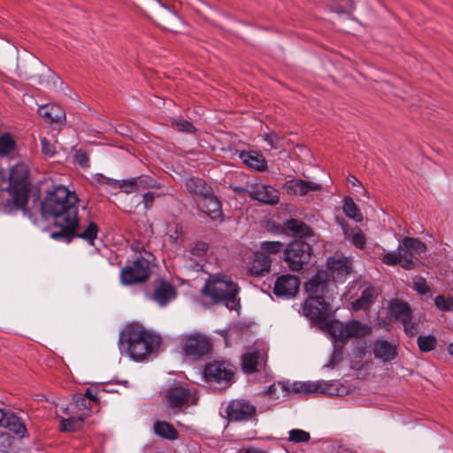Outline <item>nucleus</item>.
<instances>
[{"label": "nucleus", "mask_w": 453, "mask_h": 453, "mask_svg": "<svg viewBox=\"0 0 453 453\" xmlns=\"http://www.w3.org/2000/svg\"><path fill=\"white\" fill-rule=\"evenodd\" d=\"M208 250V244L205 242L199 241L196 242L190 250V255L195 257H203Z\"/></svg>", "instance_id": "obj_49"}, {"label": "nucleus", "mask_w": 453, "mask_h": 453, "mask_svg": "<svg viewBox=\"0 0 453 453\" xmlns=\"http://www.w3.org/2000/svg\"><path fill=\"white\" fill-rule=\"evenodd\" d=\"M326 328L335 341L342 342L349 338L364 337L371 333V327L358 320H330L326 323Z\"/></svg>", "instance_id": "obj_8"}, {"label": "nucleus", "mask_w": 453, "mask_h": 453, "mask_svg": "<svg viewBox=\"0 0 453 453\" xmlns=\"http://www.w3.org/2000/svg\"><path fill=\"white\" fill-rule=\"evenodd\" d=\"M84 416L71 417L61 419L60 430L64 432H73L81 428L84 421Z\"/></svg>", "instance_id": "obj_37"}, {"label": "nucleus", "mask_w": 453, "mask_h": 453, "mask_svg": "<svg viewBox=\"0 0 453 453\" xmlns=\"http://www.w3.org/2000/svg\"><path fill=\"white\" fill-rule=\"evenodd\" d=\"M132 250L139 252V256L127 265L120 271V282L125 286H132L147 281L151 274L150 257V252H147L143 247L133 245Z\"/></svg>", "instance_id": "obj_6"}, {"label": "nucleus", "mask_w": 453, "mask_h": 453, "mask_svg": "<svg viewBox=\"0 0 453 453\" xmlns=\"http://www.w3.org/2000/svg\"><path fill=\"white\" fill-rule=\"evenodd\" d=\"M285 188L289 195L306 196L311 191H319L322 185L302 179H293L285 182Z\"/></svg>", "instance_id": "obj_22"}, {"label": "nucleus", "mask_w": 453, "mask_h": 453, "mask_svg": "<svg viewBox=\"0 0 453 453\" xmlns=\"http://www.w3.org/2000/svg\"><path fill=\"white\" fill-rule=\"evenodd\" d=\"M42 152L43 155L52 157L56 154L55 145L46 137L41 139Z\"/></svg>", "instance_id": "obj_47"}, {"label": "nucleus", "mask_w": 453, "mask_h": 453, "mask_svg": "<svg viewBox=\"0 0 453 453\" xmlns=\"http://www.w3.org/2000/svg\"><path fill=\"white\" fill-rule=\"evenodd\" d=\"M413 288L420 295H426L430 292V287L423 277H418L414 280Z\"/></svg>", "instance_id": "obj_48"}, {"label": "nucleus", "mask_w": 453, "mask_h": 453, "mask_svg": "<svg viewBox=\"0 0 453 453\" xmlns=\"http://www.w3.org/2000/svg\"><path fill=\"white\" fill-rule=\"evenodd\" d=\"M0 426L9 429L19 438L28 437L27 427L22 419L10 410L0 409Z\"/></svg>", "instance_id": "obj_19"}, {"label": "nucleus", "mask_w": 453, "mask_h": 453, "mask_svg": "<svg viewBox=\"0 0 453 453\" xmlns=\"http://www.w3.org/2000/svg\"><path fill=\"white\" fill-rule=\"evenodd\" d=\"M372 351L375 358L380 359L383 363L390 362L397 356L396 345L383 339H379L373 342Z\"/></svg>", "instance_id": "obj_24"}, {"label": "nucleus", "mask_w": 453, "mask_h": 453, "mask_svg": "<svg viewBox=\"0 0 453 453\" xmlns=\"http://www.w3.org/2000/svg\"><path fill=\"white\" fill-rule=\"evenodd\" d=\"M284 256L289 269L298 272L311 260V244L303 240H295L285 248Z\"/></svg>", "instance_id": "obj_10"}, {"label": "nucleus", "mask_w": 453, "mask_h": 453, "mask_svg": "<svg viewBox=\"0 0 453 453\" xmlns=\"http://www.w3.org/2000/svg\"><path fill=\"white\" fill-rule=\"evenodd\" d=\"M234 190L235 191V193H237L239 195L244 194L246 192V189L242 187H234Z\"/></svg>", "instance_id": "obj_61"}, {"label": "nucleus", "mask_w": 453, "mask_h": 453, "mask_svg": "<svg viewBox=\"0 0 453 453\" xmlns=\"http://www.w3.org/2000/svg\"><path fill=\"white\" fill-rule=\"evenodd\" d=\"M234 375V366L225 361H212L203 368V376L207 381L230 383Z\"/></svg>", "instance_id": "obj_14"}, {"label": "nucleus", "mask_w": 453, "mask_h": 453, "mask_svg": "<svg viewBox=\"0 0 453 453\" xmlns=\"http://www.w3.org/2000/svg\"><path fill=\"white\" fill-rule=\"evenodd\" d=\"M272 260L270 257L263 252H257L254 259L250 263L249 271L250 274L261 276L269 273Z\"/></svg>", "instance_id": "obj_28"}, {"label": "nucleus", "mask_w": 453, "mask_h": 453, "mask_svg": "<svg viewBox=\"0 0 453 453\" xmlns=\"http://www.w3.org/2000/svg\"><path fill=\"white\" fill-rule=\"evenodd\" d=\"M134 179L137 191L157 187V181L151 176L142 174Z\"/></svg>", "instance_id": "obj_40"}, {"label": "nucleus", "mask_w": 453, "mask_h": 453, "mask_svg": "<svg viewBox=\"0 0 453 453\" xmlns=\"http://www.w3.org/2000/svg\"><path fill=\"white\" fill-rule=\"evenodd\" d=\"M201 210L213 220H222L223 213L221 210V203L214 195L213 191L211 195L203 197V203L201 204Z\"/></svg>", "instance_id": "obj_27"}, {"label": "nucleus", "mask_w": 453, "mask_h": 453, "mask_svg": "<svg viewBox=\"0 0 453 453\" xmlns=\"http://www.w3.org/2000/svg\"><path fill=\"white\" fill-rule=\"evenodd\" d=\"M240 287L229 276H210L201 292L213 303H223L230 311L241 308Z\"/></svg>", "instance_id": "obj_4"}, {"label": "nucleus", "mask_w": 453, "mask_h": 453, "mask_svg": "<svg viewBox=\"0 0 453 453\" xmlns=\"http://www.w3.org/2000/svg\"><path fill=\"white\" fill-rule=\"evenodd\" d=\"M448 352L453 356V342L448 345Z\"/></svg>", "instance_id": "obj_62"}, {"label": "nucleus", "mask_w": 453, "mask_h": 453, "mask_svg": "<svg viewBox=\"0 0 453 453\" xmlns=\"http://www.w3.org/2000/svg\"><path fill=\"white\" fill-rule=\"evenodd\" d=\"M39 113L49 123H62L65 119V111L58 105H43Z\"/></svg>", "instance_id": "obj_31"}, {"label": "nucleus", "mask_w": 453, "mask_h": 453, "mask_svg": "<svg viewBox=\"0 0 453 453\" xmlns=\"http://www.w3.org/2000/svg\"><path fill=\"white\" fill-rule=\"evenodd\" d=\"M365 346H362L360 348H357L355 353V356L357 357H363L365 355Z\"/></svg>", "instance_id": "obj_59"}, {"label": "nucleus", "mask_w": 453, "mask_h": 453, "mask_svg": "<svg viewBox=\"0 0 453 453\" xmlns=\"http://www.w3.org/2000/svg\"><path fill=\"white\" fill-rule=\"evenodd\" d=\"M161 344L157 335L150 334L138 324L127 326L119 334V349L134 361H142L148 355L157 351Z\"/></svg>", "instance_id": "obj_2"}, {"label": "nucleus", "mask_w": 453, "mask_h": 453, "mask_svg": "<svg viewBox=\"0 0 453 453\" xmlns=\"http://www.w3.org/2000/svg\"><path fill=\"white\" fill-rule=\"evenodd\" d=\"M117 188L127 194L137 192L134 178L121 180H117Z\"/></svg>", "instance_id": "obj_45"}, {"label": "nucleus", "mask_w": 453, "mask_h": 453, "mask_svg": "<svg viewBox=\"0 0 453 453\" xmlns=\"http://www.w3.org/2000/svg\"><path fill=\"white\" fill-rule=\"evenodd\" d=\"M75 225L72 229V234L68 237L53 238L57 241L70 242L74 238H81L88 244L94 246L95 240L97 238L99 227L96 223L90 221L84 228L79 224L78 215L75 217Z\"/></svg>", "instance_id": "obj_17"}, {"label": "nucleus", "mask_w": 453, "mask_h": 453, "mask_svg": "<svg viewBox=\"0 0 453 453\" xmlns=\"http://www.w3.org/2000/svg\"><path fill=\"white\" fill-rule=\"evenodd\" d=\"M284 244L278 241H265L260 244L261 252L264 254H278L283 250Z\"/></svg>", "instance_id": "obj_41"}, {"label": "nucleus", "mask_w": 453, "mask_h": 453, "mask_svg": "<svg viewBox=\"0 0 453 453\" xmlns=\"http://www.w3.org/2000/svg\"><path fill=\"white\" fill-rule=\"evenodd\" d=\"M74 162L82 168L89 167V157L88 153L83 150H78L74 154Z\"/></svg>", "instance_id": "obj_46"}, {"label": "nucleus", "mask_w": 453, "mask_h": 453, "mask_svg": "<svg viewBox=\"0 0 453 453\" xmlns=\"http://www.w3.org/2000/svg\"><path fill=\"white\" fill-rule=\"evenodd\" d=\"M282 233L296 238V240L309 238L311 241H314L313 230L300 219H290L286 220L282 226Z\"/></svg>", "instance_id": "obj_20"}, {"label": "nucleus", "mask_w": 453, "mask_h": 453, "mask_svg": "<svg viewBox=\"0 0 453 453\" xmlns=\"http://www.w3.org/2000/svg\"><path fill=\"white\" fill-rule=\"evenodd\" d=\"M278 388H280V387L277 383H273L266 390L262 391L260 394L263 395H269L273 397V399H280V395L278 394Z\"/></svg>", "instance_id": "obj_53"}, {"label": "nucleus", "mask_w": 453, "mask_h": 453, "mask_svg": "<svg viewBox=\"0 0 453 453\" xmlns=\"http://www.w3.org/2000/svg\"><path fill=\"white\" fill-rule=\"evenodd\" d=\"M342 447H339L338 450H337V453H342Z\"/></svg>", "instance_id": "obj_64"}, {"label": "nucleus", "mask_w": 453, "mask_h": 453, "mask_svg": "<svg viewBox=\"0 0 453 453\" xmlns=\"http://www.w3.org/2000/svg\"><path fill=\"white\" fill-rule=\"evenodd\" d=\"M185 188L193 197L208 196L213 191L212 188L206 183L203 179L198 177H191L185 180Z\"/></svg>", "instance_id": "obj_26"}, {"label": "nucleus", "mask_w": 453, "mask_h": 453, "mask_svg": "<svg viewBox=\"0 0 453 453\" xmlns=\"http://www.w3.org/2000/svg\"><path fill=\"white\" fill-rule=\"evenodd\" d=\"M75 406L79 410H91V403H88V399L84 397L82 394H75L73 395Z\"/></svg>", "instance_id": "obj_51"}, {"label": "nucleus", "mask_w": 453, "mask_h": 453, "mask_svg": "<svg viewBox=\"0 0 453 453\" xmlns=\"http://www.w3.org/2000/svg\"><path fill=\"white\" fill-rule=\"evenodd\" d=\"M171 125L175 130L179 132L195 134L196 131V128L191 122L181 118L172 119Z\"/></svg>", "instance_id": "obj_39"}, {"label": "nucleus", "mask_w": 453, "mask_h": 453, "mask_svg": "<svg viewBox=\"0 0 453 453\" xmlns=\"http://www.w3.org/2000/svg\"><path fill=\"white\" fill-rule=\"evenodd\" d=\"M300 280L296 276L283 274L277 278L273 287V294L283 299L294 297L299 289Z\"/></svg>", "instance_id": "obj_18"}, {"label": "nucleus", "mask_w": 453, "mask_h": 453, "mask_svg": "<svg viewBox=\"0 0 453 453\" xmlns=\"http://www.w3.org/2000/svg\"><path fill=\"white\" fill-rule=\"evenodd\" d=\"M77 203L75 193L62 185L49 191L45 199L40 202L39 208L43 218L53 219L49 229L51 238L70 236L78 214Z\"/></svg>", "instance_id": "obj_1"}, {"label": "nucleus", "mask_w": 453, "mask_h": 453, "mask_svg": "<svg viewBox=\"0 0 453 453\" xmlns=\"http://www.w3.org/2000/svg\"><path fill=\"white\" fill-rule=\"evenodd\" d=\"M278 385L280 387L282 396L285 397L289 394H338V388L333 382L319 381V382H294L289 385L288 382L278 381Z\"/></svg>", "instance_id": "obj_9"}, {"label": "nucleus", "mask_w": 453, "mask_h": 453, "mask_svg": "<svg viewBox=\"0 0 453 453\" xmlns=\"http://www.w3.org/2000/svg\"><path fill=\"white\" fill-rule=\"evenodd\" d=\"M226 411L229 421L241 422L255 418L257 409L246 400L235 399L229 403Z\"/></svg>", "instance_id": "obj_16"}, {"label": "nucleus", "mask_w": 453, "mask_h": 453, "mask_svg": "<svg viewBox=\"0 0 453 453\" xmlns=\"http://www.w3.org/2000/svg\"><path fill=\"white\" fill-rule=\"evenodd\" d=\"M238 453H267L265 450L255 448V447H249L244 449L239 450Z\"/></svg>", "instance_id": "obj_58"}, {"label": "nucleus", "mask_w": 453, "mask_h": 453, "mask_svg": "<svg viewBox=\"0 0 453 453\" xmlns=\"http://www.w3.org/2000/svg\"><path fill=\"white\" fill-rule=\"evenodd\" d=\"M426 251V245L416 237H404L396 252H388L382 262L388 265H400L405 270H413L420 264V256Z\"/></svg>", "instance_id": "obj_5"}, {"label": "nucleus", "mask_w": 453, "mask_h": 453, "mask_svg": "<svg viewBox=\"0 0 453 453\" xmlns=\"http://www.w3.org/2000/svg\"><path fill=\"white\" fill-rule=\"evenodd\" d=\"M176 287L170 281L157 278L151 283V288L145 291L147 299L156 303L159 307H165L177 297Z\"/></svg>", "instance_id": "obj_11"}, {"label": "nucleus", "mask_w": 453, "mask_h": 453, "mask_svg": "<svg viewBox=\"0 0 453 453\" xmlns=\"http://www.w3.org/2000/svg\"><path fill=\"white\" fill-rule=\"evenodd\" d=\"M211 348V340L204 334L196 333L185 336L182 350L186 357L198 360L209 355Z\"/></svg>", "instance_id": "obj_12"}, {"label": "nucleus", "mask_w": 453, "mask_h": 453, "mask_svg": "<svg viewBox=\"0 0 453 453\" xmlns=\"http://www.w3.org/2000/svg\"><path fill=\"white\" fill-rule=\"evenodd\" d=\"M343 211L348 218L357 222H360L363 219L360 210L350 197L344 199Z\"/></svg>", "instance_id": "obj_35"}, {"label": "nucleus", "mask_w": 453, "mask_h": 453, "mask_svg": "<svg viewBox=\"0 0 453 453\" xmlns=\"http://www.w3.org/2000/svg\"><path fill=\"white\" fill-rule=\"evenodd\" d=\"M391 312L394 318L402 323L406 319H412V311L411 306L402 301H395L391 304Z\"/></svg>", "instance_id": "obj_33"}, {"label": "nucleus", "mask_w": 453, "mask_h": 453, "mask_svg": "<svg viewBox=\"0 0 453 453\" xmlns=\"http://www.w3.org/2000/svg\"><path fill=\"white\" fill-rule=\"evenodd\" d=\"M348 180L353 185V186H357V185H361V182L354 176V175H349V178H348Z\"/></svg>", "instance_id": "obj_60"}, {"label": "nucleus", "mask_w": 453, "mask_h": 453, "mask_svg": "<svg viewBox=\"0 0 453 453\" xmlns=\"http://www.w3.org/2000/svg\"><path fill=\"white\" fill-rule=\"evenodd\" d=\"M240 159L249 168L257 172H265L267 170V161L265 157L258 151H241L239 154Z\"/></svg>", "instance_id": "obj_25"}, {"label": "nucleus", "mask_w": 453, "mask_h": 453, "mask_svg": "<svg viewBox=\"0 0 453 453\" xmlns=\"http://www.w3.org/2000/svg\"><path fill=\"white\" fill-rule=\"evenodd\" d=\"M333 362H334V357L331 359V362H330V364H329V365H327V366H331V367H333Z\"/></svg>", "instance_id": "obj_63"}, {"label": "nucleus", "mask_w": 453, "mask_h": 453, "mask_svg": "<svg viewBox=\"0 0 453 453\" xmlns=\"http://www.w3.org/2000/svg\"><path fill=\"white\" fill-rule=\"evenodd\" d=\"M16 149V142L9 133L0 136V156H8Z\"/></svg>", "instance_id": "obj_36"}, {"label": "nucleus", "mask_w": 453, "mask_h": 453, "mask_svg": "<svg viewBox=\"0 0 453 453\" xmlns=\"http://www.w3.org/2000/svg\"><path fill=\"white\" fill-rule=\"evenodd\" d=\"M97 394H98V391L96 389L88 388L86 389L85 393L82 394V395L84 397H86L87 399H88V403H96L98 402Z\"/></svg>", "instance_id": "obj_56"}, {"label": "nucleus", "mask_w": 453, "mask_h": 453, "mask_svg": "<svg viewBox=\"0 0 453 453\" xmlns=\"http://www.w3.org/2000/svg\"><path fill=\"white\" fill-rule=\"evenodd\" d=\"M157 1L165 9L164 12L158 13L160 19L158 25L165 30L176 32V24L180 21V17L175 11L171 10L165 4H163L161 0Z\"/></svg>", "instance_id": "obj_29"}, {"label": "nucleus", "mask_w": 453, "mask_h": 453, "mask_svg": "<svg viewBox=\"0 0 453 453\" xmlns=\"http://www.w3.org/2000/svg\"><path fill=\"white\" fill-rule=\"evenodd\" d=\"M417 344L421 352H429L435 349L437 340L434 334L419 335L417 339Z\"/></svg>", "instance_id": "obj_38"}, {"label": "nucleus", "mask_w": 453, "mask_h": 453, "mask_svg": "<svg viewBox=\"0 0 453 453\" xmlns=\"http://www.w3.org/2000/svg\"><path fill=\"white\" fill-rule=\"evenodd\" d=\"M154 198L155 196L153 192L149 191L143 195L142 203L145 210H149L151 208L154 203Z\"/></svg>", "instance_id": "obj_57"}, {"label": "nucleus", "mask_w": 453, "mask_h": 453, "mask_svg": "<svg viewBox=\"0 0 453 453\" xmlns=\"http://www.w3.org/2000/svg\"><path fill=\"white\" fill-rule=\"evenodd\" d=\"M403 325L404 332L409 337H414L418 334V323L413 322L411 319H406L405 322H403Z\"/></svg>", "instance_id": "obj_50"}, {"label": "nucleus", "mask_w": 453, "mask_h": 453, "mask_svg": "<svg viewBox=\"0 0 453 453\" xmlns=\"http://www.w3.org/2000/svg\"><path fill=\"white\" fill-rule=\"evenodd\" d=\"M29 193L28 168L24 163H17L11 168L8 187L0 189V207L6 212L21 210L27 214Z\"/></svg>", "instance_id": "obj_3"}, {"label": "nucleus", "mask_w": 453, "mask_h": 453, "mask_svg": "<svg viewBox=\"0 0 453 453\" xmlns=\"http://www.w3.org/2000/svg\"><path fill=\"white\" fill-rule=\"evenodd\" d=\"M265 141L272 149H279L282 146L283 137L275 132L265 133L263 135Z\"/></svg>", "instance_id": "obj_44"}, {"label": "nucleus", "mask_w": 453, "mask_h": 453, "mask_svg": "<svg viewBox=\"0 0 453 453\" xmlns=\"http://www.w3.org/2000/svg\"><path fill=\"white\" fill-rule=\"evenodd\" d=\"M250 197L267 204H276L280 201V192L270 185H258L249 192Z\"/></svg>", "instance_id": "obj_23"}, {"label": "nucleus", "mask_w": 453, "mask_h": 453, "mask_svg": "<svg viewBox=\"0 0 453 453\" xmlns=\"http://www.w3.org/2000/svg\"><path fill=\"white\" fill-rule=\"evenodd\" d=\"M96 181L100 184H105L109 185L114 188H117V180L111 179L109 177H106L101 173L96 175Z\"/></svg>", "instance_id": "obj_55"}, {"label": "nucleus", "mask_w": 453, "mask_h": 453, "mask_svg": "<svg viewBox=\"0 0 453 453\" xmlns=\"http://www.w3.org/2000/svg\"><path fill=\"white\" fill-rule=\"evenodd\" d=\"M333 282L326 271L319 270L308 281L304 283V290L308 295L307 298L316 297L325 299Z\"/></svg>", "instance_id": "obj_15"}, {"label": "nucleus", "mask_w": 453, "mask_h": 453, "mask_svg": "<svg viewBox=\"0 0 453 453\" xmlns=\"http://www.w3.org/2000/svg\"><path fill=\"white\" fill-rule=\"evenodd\" d=\"M153 429L156 435L164 439L173 441L179 436L174 426L166 421L157 420L153 425Z\"/></svg>", "instance_id": "obj_32"}, {"label": "nucleus", "mask_w": 453, "mask_h": 453, "mask_svg": "<svg viewBox=\"0 0 453 453\" xmlns=\"http://www.w3.org/2000/svg\"><path fill=\"white\" fill-rule=\"evenodd\" d=\"M330 312V304L326 299L306 298L303 305V314L313 324L324 323Z\"/></svg>", "instance_id": "obj_13"}, {"label": "nucleus", "mask_w": 453, "mask_h": 453, "mask_svg": "<svg viewBox=\"0 0 453 453\" xmlns=\"http://www.w3.org/2000/svg\"><path fill=\"white\" fill-rule=\"evenodd\" d=\"M170 239L173 242L180 243L183 241V231L182 227L179 225L174 226V232L169 234Z\"/></svg>", "instance_id": "obj_54"}, {"label": "nucleus", "mask_w": 453, "mask_h": 453, "mask_svg": "<svg viewBox=\"0 0 453 453\" xmlns=\"http://www.w3.org/2000/svg\"><path fill=\"white\" fill-rule=\"evenodd\" d=\"M351 242L353 245L358 249H364L365 245V236L363 232L357 228V232H355L352 235Z\"/></svg>", "instance_id": "obj_52"}, {"label": "nucleus", "mask_w": 453, "mask_h": 453, "mask_svg": "<svg viewBox=\"0 0 453 453\" xmlns=\"http://www.w3.org/2000/svg\"><path fill=\"white\" fill-rule=\"evenodd\" d=\"M434 303L442 311H453V297L439 295L435 297Z\"/></svg>", "instance_id": "obj_43"}, {"label": "nucleus", "mask_w": 453, "mask_h": 453, "mask_svg": "<svg viewBox=\"0 0 453 453\" xmlns=\"http://www.w3.org/2000/svg\"><path fill=\"white\" fill-rule=\"evenodd\" d=\"M377 296L376 290L373 287L369 286L365 288L361 296L352 302L351 306L352 310L355 311H366L370 309L371 305L373 303L375 298Z\"/></svg>", "instance_id": "obj_30"}, {"label": "nucleus", "mask_w": 453, "mask_h": 453, "mask_svg": "<svg viewBox=\"0 0 453 453\" xmlns=\"http://www.w3.org/2000/svg\"><path fill=\"white\" fill-rule=\"evenodd\" d=\"M327 269L330 271L333 281L342 282L351 273L352 263L347 257L335 258L330 257L326 261Z\"/></svg>", "instance_id": "obj_21"}, {"label": "nucleus", "mask_w": 453, "mask_h": 453, "mask_svg": "<svg viewBox=\"0 0 453 453\" xmlns=\"http://www.w3.org/2000/svg\"><path fill=\"white\" fill-rule=\"evenodd\" d=\"M259 352H248L242 357V367L245 373L251 374L257 371Z\"/></svg>", "instance_id": "obj_34"}, {"label": "nucleus", "mask_w": 453, "mask_h": 453, "mask_svg": "<svg viewBox=\"0 0 453 453\" xmlns=\"http://www.w3.org/2000/svg\"><path fill=\"white\" fill-rule=\"evenodd\" d=\"M288 434V440L294 443L307 442L311 439L310 434L302 429H292Z\"/></svg>", "instance_id": "obj_42"}, {"label": "nucleus", "mask_w": 453, "mask_h": 453, "mask_svg": "<svg viewBox=\"0 0 453 453\" xmlns=\"http://www.w3.org/2000/svg\"><path fill=\"white\" fill-rule=\"evenodd\" d=\"M165 401L169 409L174 413H178L183 409L196 404L197 397L195 390L179 382L171 385L165 390Z\"/></svg>", "instance_id": "obj_7"}]
</instances>
